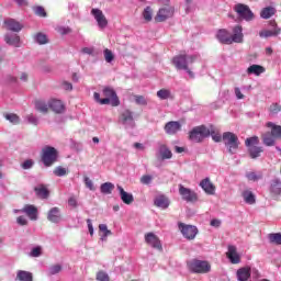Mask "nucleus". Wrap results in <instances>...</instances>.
<instances>
[{
	"label": "nucleus",
	"mask_w": 281,
	"mask_h": 281,
	"mask_svg": "<svg viewBox=\"0 0 281 281\" xmlns=\"http://www.w3.org/2000/svg\"><path fill=\"white\" fill-rule=\"evenodd\" d=\"M262 142H263L265 146H274L276 145V138L271 132L265 133L262 135Z\"/></svg>",
	"instance_id": "f704fd0d"
},
{
	"label": "nucleus",
	"mask_w": 281,
	"mask_h": 281,
	"mask_svg": "<svg viewBox=\"0 0 281 281\" xmlns=\"http://www.w3.org/2000/svg\"><path fill=\"white\" fill-rule=\"evenodd\" d=\"M262 150H263L262 147H258V146L250 147L248 149L251 159H258V157H260V154L262 153Z\"/></svg>",
	"instance_id": "a19ab883"
},
{
	"label": "nucleus",
	"mask_w": 281,
	"mask_h": 281,
	"mask_svg": "<svg viewBox=\"0 0 281 281\" xmlns=\"http://www.w3.org/2000/svg\"><path fill=\"white\" fill-rule=\"evenodd\" d=\"M134 100L140 106H146V104H148V100L145 99L144 95H134Z\"/></svg>",
	"instance_id": "603ef678"
},
{
	"label": "nucleus",
	"mask_w": 281,
	"mask_h": 281,
	"mask_svg": "<svg viewBox=\"0 0 281 281\" xmlns=\"http://www.w3.org/2000/svg\"><path fill=\"white\" fill-rule=\"evenodd\" d=\"M35 41L36 43H38V45H47L48 43L47 35H45L44 33H36Z\"/></svg>",
	"instance_id": "a18cd8bd"
},
{
	"label": "nucleus",
	"mask_w": 281,
	"mask_h": 281,
	"mask_svg": "<svg viewBox=\"0 0 281 281\" xmlns=\"http://www.w3.org/2000/svg\"><path fill=\"white\" fill-rule=\"evenodd\" d=\"M4 41L8 45L19 47V43H21V37H19V35H14L13 37H10V35H5Z\"/></svg>",
	"instance_id": "58836bf2"
},
{
	"label": "nucleus",
	"mask_w": 281,
	"mask_h": 281,
	"mask_svg": "<svg viewBox=\"0 0 281 281\" xmlns=\"http://www.w3.org/2000/svg\"><path fill=\"white\" fill-rule=\"evenodd\" d=\"M171 95H172V93L168 89H160L157 92V98H159V100H169V98H171Z\"/></svg>",
	"instance_id": "37998d69"
},
{
	"label": "nucleus",
	"mask_w": 281,
	"mask_h": 281,
	"mask_svg": "<svg viewBox=\"0 0 281 281\" xmlns=\"http://www.w3.org/2000/svg\"><path fill=\"white\" fill-rule=\"evenodd\" d=\"M268 238L272 245H281V233H271L268 235Z\"/></svg>",
	"instance_id": "79ce46f5"
},
{
	"label": "nucleus",
	"mask_w": 281,
	"mask_h": 281,
	"mask_svg": "<svg viewBox=\"0 0 281 281\" xmlns=\"http://www.w3.org/2000/svg\"><path fill=\"white\" fill-rule=\"evenodd\" d=\"M179 194L182 201L187 203H196V201H199V194H196L194 190L186 188L183 184H179Z\"/></svg>",
	"instance_id": "6e6552de"
},
{
	"label": "nucleus",
	"mask_w": 281,
	"mask_h": 281,
	"mask_svg": "<svg viewBox=\"0 0 281 281\" xmlns=\"http://www.w3.org/2000/svg\"><path fill=\"white\" fill-rule=\"evenodd\" d=\"M99 232H102L105 235L113 234L111 231H109V226H106V224H100L99 225Z\"/></svg>",
	"instance_id": "680f3d73"
},
{
	"label": "nucleus",
	"mask_w": 281,
	"mask_h": 281,
	"mask_svg": "<svg viewBox=\"0 0 281 281\" xmlns=\"http://www.w3.org/2000/svg\"><path fill=\"white\" fill-rule=\"evenodd\" d=\"M269 27H270V30H265V31L259 32V36L261 38H269L271 36L280 35L281 29L278 27V24L276 23V21H270Z\"/></svg>",
	"instance_id": "9b49d317"
},
{
	"label": "nucleus",
	"mask_w": 281,
	"mask_h": 281,
	"mask_svg": "<svg viewBox=\"0 0 281 281\" xmlns=\"http://www.w3.org/2000/svg\"><path fill=\"white\" fill-rule=\"evenodd\" d=\"M196 58V55H177L173 57L172 63L176 69L183 71L184 69H188V65H192Z\"/></svg>",
	"instance_id": "20e7f679"
},
{
	"label": "nucleus",
	"mask_w": 281,
	"mask_h": 281,
	"mask_svg": "<svg viewBox=\"0 0 281 281\" xmlns=\"http://www.w3.org/2000/svg\"><path fill=\"white\" fill-rule=\"evenodd\" d=\"M216 38L223 45H232V35L225 29L217 31Z\"/></svg>",
	"instance_id": "4be33fe9"
},
{
	"label": "nucleus",
	"mask_w": 281,
	"mask_h": 281,
	"mask_svg": "<svg viewBox=\"0 0 281 281\" xmlns=\"http://www.w3.org/2000/svg\"><path fill=\"white\" fill-rule=\"evenodd\" d=\"M86 188H89L91 191L95 190V187L93 186V181L90 180L89 177H85L83 179Z\"/></svg>",
	"instance_id": "bf43d9fd"
},
{
	"label": "nucleus",
	"mask_w": 281,
	"mask_h": 281,
	"mask_svg": "<svg viewBox=\"0 0 281 281\" xmlns=\"http://www.w3.org/2000/svg\"><path fill=\"white\" fill-rule=\"evenodd\" d=\"M41 254H43L42 248H41V246H37L32 249L30 256H32V258H38V256H41Z\"/></svg>",
	"instance_id": "4d7b16f0"
},
{
	"label": "nucleus",
	"mask_w": 281,
	"mask_h": 281,
	"mask_svg": "<svg viewBox=\"0 0 281 281\" xmlns=\"http://www.w3.org/2000/svg\"><path fill=\"white\" fill-rule=\"evenodd\" d=\"M53 172L55 177H65V175H67V169L64 167H56Z\"/></svg>",
	"instance_id": "5fc2aeb1"
},
{
	"label": "nucleus",
	"mask_w": 281,
	"mask_h": 281,
	"mask_svg": "<svg viewBox=\"0 0 281 281\" xmlns=\"http://www.w3.org/2000/svg\"><path fill=\"white\" fill-rule=\"evenodd\" d=\"M175 14V9L172 7H165L162 9H159L155 21L158 23H164L167 19H170Z\"/></svg>",
	"instance_id": "ddd939ff"
},
{
	"label": "nucleus",
	"mask_w": 281,
	"mask_h": 281,
	"mask_svg": "<svg viewBox=\"0 0 281 281\" xmlns=\"http://www.w3.org/2000/svg\"><path fill=\"white\" fill-rule=\"evenodd\" d=\"M104 98L101 101V104H111L112 106L120 105V99L117 98V93L112 88H104L103 89Z\"/></svg>",
	"instance_id": "1a4fd4ad"
},
{
	"label": "nucleus",
	"mask_w": 281,
	"mask_h": 281,
	"mask_svg": "<svg viewBox=\"0 0 281 281\" xmlns=\"http://www.w3.org/2000/svg\"><path fill=\"white\" fill-rule=\"evenodd\" d=\"M63 271V266L53 265L48 268V276H56V273H60Z\"/></svg>",
	"instance_id": "49530a36"
},
{
	"label": "nucleus",
	"mask_w": 281,
	"mask_h": 281,
	"mask_svg": "<svg viewBox=\"0 0 281 281\" xmlns=\"http://www.w3.org/2000/svg\"><path fill=\"white\" fill-rule=\"evenodd\" d=\"M188 268L192 271V273H210L212 266H210L207 261L193 259L188 262Z\"/></svg>",
	"instance_id": "39448f33"
},
{
	"label": "nucleus",
	"mask_w": 281,
	"mask_h": 281,
	"mask_svg": "<svg viewBox=\"0 0 281 281\" xmlns=\"http://www.w3.org/2000/svg\"><path fill=\"white\" fill-rule=\"evenodd\" d=\"M116 189L119 191V194L121 196V201L125 203V205H131L133 201H135V198L132 195V193H128L122 188V186L117 184Z\"/></svg>",
	"instance_id": "6ab92c4d"
},
{
	"label": "nucleus",
	"mask_w": 281,
	"mask_h": 281,
	"mask_svg": "<svg viewBox=\"0 0 281 281\" xmlns=\"http://www.w3.org/2000/svg\"><path fill=\"white\" fill-rule=\"evenodd\" d=\"M100 190L102 194H111L113 190H115V184L112 182H104L101 184Z\"/></svg>",
	"instance_id": "4c0bfd02"
},
{
	"label": "nucleus",
	"mask_w": 281,
	"mask_h": 281,
	"mask_svg": "<svg viewBox=\"0 0 281 281\" xmlns=\"http://www.w3.org/2000/svg\"><path fill=\"white\" fill-rule=\"evenodd\" d=\"M4 24L7 25V30H10L11 32H21L23 30L21 23L13 19L4 21Z\"/></svg>",
	"instance_id": "c85d7f7f"
},
{
	"label": "nucleus",
	"mask_w": 281,
	"mask_h": 281,
	"mask_svg": "<svg viewBox=\"0 0 281 281\" xmlns=\"http://www.w3.org/2000/svg\"><path fill=\"white\" fill-rule=\"evenodd\" d=\"M47 220L50 223H60L63 221V215H60V209L57 206L52 207L47 213Z\"/></svg>",
	"instance_id": "412c9836"
},
{
	"label": "nucleus",
	"mask_w": 281,
	"mask_h": 281,
	"mask_svg": "<svg viewBox=\"0 0 281 281\" xmlns=\"http://www.w3.org/2000/svg\"><path fill=\"white\" fill-rule=\"evenodd\" d=\"M178 229L181 232L183 238H187V240H194V238H196V234H199V228H196L194 225L179 223Z\"/></svg>",
	"instance_id": "0eeeda50"
},
{
	"label": "nucleus",
	"mask_w": 281,
	"mask_h": 281,
	"mask_svg": "<svg viewBox=\"0 0 281 281\" xmlns=\"http://www.w3.org/2000/svg\"><path fill=\"white\" fill-rule=\"evenodd\" d=\"M235 95H236L237 100L245 99V94H243V92L240 91V88H235Z\"/></svg>",
	"instance_id": "338daca9"
},
{
	"label": "nucleus",
	"mask_w": 281,
	"mask_h": 281,
	"mask_svg": "<svg viewBox=\"0 0 281 281\" xmlns=\"http://www.w3.org/2000/svg\"><path fill=\"white\" fill-rule=\"evenodd\" d=\"M270 191L273 194H280L281 193V180H280V178H276V179L271 180Z\"/></svg>",
	"instance_id": "72a5a7b5"
},
{
	"label": "nucleus",
	"mask_w": 281,
	"mask_h": 281,
	"mask_svg": "<svg viewBox=\"0 0 281 281\" xmlns=\"http://www.w3.org/2000/svg\"><path fill=\"white\" fill-rule=\"evenodd\" d=\"M248 181H260L262 179V173H256V171H249L246 173Z\"/></svg>",
	"instance_id": "c03bdc74"
},
{
	"label": "nucleus",
	"mask_w": 281,
	"mask_h": 281,
	"mask_svg": "<svg viewBox=\"0 0 281 281\" xmlns=\"http://www.w3.org/2000/svg\"><path fill=\"white\" fill-rule=\"evenodd\" d=\"M5 120L11 122V124H19V122H21V120L19 119V115L14 113L5 114Z\"/></svg>",
	"instance_id": "09e8293b"
},
{
	"label": "nucleus",
	"mask_w": 281,
	"mask_h": 281,
	"mask_svg": "<svg viewBox=\"0 0 281 281\" xmlns=\"http://www.w3.org/2000/svg\"><path fill=\"white\" fill-rule=\"evenodd\" d=\"M34 166V161L32 159H27L22 164L23 170H30Z\"/></svg>",
	"instance_id": "052dcab7"
},
{
	"label": "nucleus",
	"mask_w": 281,
	"mask_h": 281,
	"mask_svg": "<svg viewBox=\"0 0 281 281\" xmlns=\"http://www.w3.org/2000/svg\"><path fill=\"white\" fill-rule=\"evenodd\" d=\"M206 137H210V130L205 125L193 127L189 133L190 140L195 144H201Z\"/></svg>",
	"instance_id": "f03ea898"
},
{
	"label": "nucleus",
	"mask_w": 281,
	"mask_h": 281,
	"mask_svg": "<svg viewBox=\"0 0 281 281\" xmlns=\"http://www.w3.org/2000/svg\"><path fill=\"white\" fill-rule=\"evenodd\" d=\"M281 112V105L273 103L270 105V115H278Z\"/></svg>",
	"instance_id": "864d4df0"
},
{
	"label": "nucleus",
	"mask_w": 281,
	"mask_h": 281,
	"mask_svg": "<svg viewBox=\"0 0 281 281\" xmlns=\"http://www.w3.org/2000/svg\"><path fill=\"white\" fill-rule=\"evenodd\" d=\"M98 281H109V274L104 271H100L97 273Z\"/></svg>",
	"instance_id": "6e6d98bb"
},
{
	"label": "nucleus",
	"mask_w": 281,
	"mask_h": 281,
	"mask_svg": "<svg viewBox=\"0 0 281 281\" xmlns=\"http://www.w3.org/2000/svg\"><path fill=\"white\" fill-rule=\"evenodd\" d=\"M72 150H76V153H82V144L74 143L72 144Z\"/></svg>",
	"instance_id": "774afa93"
},
{
	"label": "nucleus",
	"mask_w": 281,
	"mask_h": 281,
	"mask_svg": "<svg viewBox=\"0 0 281 281\" xmlns=\"http://www.w3.org/2000/svg\"><path fill=\"white\" fill-rule=\"evenodd\" d=\"M222 139L226 148H228V153L231 155H236V150H238V146L240 144L238 142V136L232 132H226L223 134Z\"/></svg>",
	"instance_id": "7ed1b4c3"
},
{
	"label": "nucleus",
	"mask_w": 281,
	"mask_h": 281,
	"mask_svg": "<svg viewBox=\"0 0 281 281\" xmlns=\"http://www.w3.org/2000/svg\"><path fill=\"white\" fill-rule=\"evenodd\" d=\"M49 109L57 114L65 113V103L57 99H50L48 101Z\"/></svg>",
	"instance_id": "a211bd4d"
},
{
	"label": "nucleus",
	"mask_w": 281,
	"mask_h": 281,
	"mask_svg": "<svg viewBox=\"0 0 281 281\" xmlns=\"http://www.w3.org/2000/svg\"><path fill=\"white\" fill-rule=\"evenodd\" d=\"M81 52L82 54H87L88 56H95V48L93 47H83Z\"/></svg>",
	"instance_id": "13d9d810"
},
{
	"label": "nucleus",
	"mask_w": 281,
	"mask_h": 281,
	"mask_svg": "<svg viewBox=\"0 0 281 281\" xmlns=\"http://www.w3.org/2000/svg\"><path fill=\"white\" fill-rule=\"evenodd\" d=\"M16 280L19 281H34V276L32 272L20 270L16 273Z\"/></svg>",
	"instance_id": "473e14b6"
},
{
	"label": "nucleus",
	"mask_w": 281,
	"mask_h": 281,
	"mask_svg": "<svg viewBox=\"0 0 281 281\" xmlns=\"http://www.w3.org/2000/svg\"><path fill=\"white\" fill-rule=\"evenodd\" d=\"M273 14H276V8L273 7H266L260 12L261 19H271Z\"/></svg>",
	"instance_id": "e433bc0d"
},
{
	"label": "nucleus",
	"mask_w": 281,
	"mask_h": 281,
	"mask_svg": "<svg viewBox=\"0 0 281 281\" xmlns=\"http://www.w3.org/2000/svg\"><path fill=\"white\" fill-rule=\"evenodd\" d=\"M209 132L213 142L218 143L223 139V136H221V132H218V128H216L215 126L211 125Z\"/></svg>",
	"instance_id": "c9c22d12"
},
{
	"label": "nucleus",
	"mask_w": 281,
	"mask_h": 281,
	"mask_svg": "<svg viewBox=\"0 0 281 281\" xmlns=\"http://www.w3.org/2000/svg\"><path fill=\"white\" fill-rule=\"evenodd\" d=\"M267 127L271 128L270 134L276 138V139H280L281 138V126L277 125L272 122H268L267 123Z\"/></svg>",
	"instance_id": "7c9ffc66"
},
{
	"label": "nucleus",
	"mask_w": 281,
	"mask_h": 281,
	"mask_svg": "<svg viewBox=\"0 0 281 281\" xmlns=\"http://www.w3.org/2000/svg\"><path fill=\"white\" fill-rule=\"evenodd\" d=\"M251 278V268L244 267L237 270V280L238 281H247Z\"/></svg>",
	"instance_id": "a878e982"
},
{
	"label": "nucleus",
	"mask_w": 281,
	"mask_h": 281,
	"mask_svg": "<svg viewBox=\"0 0 281 281\" xmlns=\"http://www.w3.org/2000/svg\"><path fill=\"white\" fill-rule=\"evenodd\" d=\"M34 192L38 199H49V189L45 184H38L34 188Z\"/></svg>",
	"instance_id": "393cba45"
},
{
	"label": "nucleus",
	"mask_w": 281,
	"mask_h": 281,
	"mask_svg": "<svg viewBox=\"0 0 281 281\" xmlns=\"http://www.w3.org/2000/svg\"><path fill=\"white\" fill-rule=\"evenodd\" d=\"M245 35L243 34V26L236 25L233 27V35H231L232 43H243Z\"/></svg>",
	"instance_id": "aec40b11"
},
{
	"label": "nucleus",
	"mask_w": 281,
	"mask_h": 281,
	"mask_svg": "<svg viewBox=\"0 0 281 281\" xmlns=\"http://www.w3.org/2000/svg\"><path fill=\"white\" fill-rule=\"evenodd\" d=\"M241 196H243L245 203H247V205L256 204V195L250 190H244L241 192Z\"/></svg>",
	"instance_id": "c756f323"
},
{
	"label": "nucleus",
	"mask_w": 281,
	"mask_h": 281,
	"mask_svg": "<svg viewBox=\"0 0 281 281\" xmlns=\"http://www.w3.org/2000/svg\"><path fill=\"white\" fill-rule=\"evenodd\" d=\"M121 122L124 126H130L133 128L135 121L133 120V112L131 110H124L121 113Z\"/></svg>",
	"instance_id": "f3484780"
},
{
	"label": "nucleus",
	"mask_w": 281,
	"mask_h": 281,
	"mask_svg": "<svg viewBox=\"0 0 281 281\" xmlns=\"http://www.w3.org/2000/svg\"><path fill=\"white\" fill-rule=\"evenodd\" d=\"M140 183H142V186H150V183H153V176H150V175L142 176Z\"/></svg>",
	"instance_id": "3c124183"
},
{
	"label": "nucleus",
	"mask_w": 281,
	"mask_h": 281,
	"mask_svg": "<svg viewBox=\"0 0 281 281\" xmlns=\"http://www.w3.org/2000/svg\"><path fill=\"white\" fill-rule=\"evenodd\" d=\"M145 243H147L149 247H153V249H158V251L164 249V246H161V240H159V237H157L155 233H147L145 235Z\"/></svg>",
	"instance_id": "f8f14e48"
},
{
	"label": "nucleus",
	"mask_w": 281,
	"mask_h": 281,
	"mask_svg": "<svg viewBox=\"0 0 281 281\" xmlns=\"http://www.w3.org/2000/svg\"><path fill=\"white\" fill-rule=\"evenodd\" d=\"M35 109L36 111H38L40 113H44V114H47L49 113V101L48 102H45V101H36L35 102Z\"/></svg>",
	"instance_id": "2f4dec72"
},
{
	"label": "nucleus",
	"mask_w": 281,
	"mask_h": 281,
	"mask_svg": "<svg viewBox=\"0 0 281 281\" xmlns=\"http://www.w3.org/2000/svg\"><path fill=\"white\" fill-rule=\"evenodd\" d=\"M103 55L106 63H113V60H115V55H113V52H111L109 48L103 50Z\"/></svg>",
	"instance_id": "de8ad7c7"
},
{
	"label": "nucleus",
	"mask_w": 281,
	"mask_h": 281,
	"mask_svg": "<svg viewBox=\"0 0 281 281\" xmlns=\"http://www.w3.org/2000/svg\"><path fill=\"white\" fill-rule=\"evenodd\" d=\"M35 14H37V16H47V12H45L43 7H37L35 9Z\"/></svg>",
	"instance_id": "e2e57ef3"
},
{
	"label": "nucleus",
	"mask_w": 281,
	"mask_h": 281,
	"mask_svg": "<svg viewBox=\"0 0 281 281\" xmlns=\"http://www.w3.org/2000/svg\"><path fill=\"white\" fill-rule=\"evenodd\" d=\"M233 10L236 12L239 19H243L244 21H254V12H251L249 5L237 3L234 5Z\"/></svg>",
	"instance_id": "423d86ee"
},
{
	"label": "nucleus",
	"mask_w": 281,
	"mask_h": 281,
	"mask_svg": "<svg viewBox=\"0 0 281 281\" xmlns=\"http://www.w3.org/2000/svg\"><path fill=\"white\" fill-rule=\"evenodd\" d=\"M265 71H267V69L263 66L252 64L247 68L246 74L248 76H262Z\"/></svg>",
	"instance_id": "5701e85b"
},
{
	"label": "nucleus",
	"mask_w": 281,
	"mask_h": 281,
	"mask_svg": "<svg viewBox=\"0 0 281 281\" xmlns=\"http://www.w3.org/2000/svg\"><path fill=\"white\" fill-rule=\"evenodd\" d=\"M158 153L161 159H172V151L170 150V148H168V145L166 144H159Z\"/></svg>",
	"instance_id": "cd10ccee"
},
{
	"label": "nucleus",
	"mask_w": 281,
	"mask_h": 281,
	"mask_svg": "<svg viewBox=\"0 0 281 281\" xmlns=\"http://www.w3.org/2000/svg\"><path fill=\"white\" fill-rule=\"evenodd\" d=\"M154 205H156V207H160L161 210H168L170 201L165 195H159L155 199Z\"/></svg>",
	"instance_id": "bb28decb"
},
{
	"label": "nucleus",
	"mask_w": 281,
	"mask_h": 281,
	"mask_svg": "<svg viewBox=\"0 0 281 281\" xmlns=\"http://www.w3.org/2000/svg\"><path fill=\"white\" fill-rule=\"evenodd\" d=\"M56 31L61 35L69 34V27L57 26Z\"/></svg>",
	"instance_id": "69168bd1"
},
{
	"label": "nucleus",
	"mask_w": 281,
	"mask_h": 281,
	"mask_svg": "<svg viewBox=\"0 0 281 281\" xmlns=\"http://www.w3.org/2000/svg\"><path fill=\"white\" fill-rule=\"evenodd\" d=\"M16 223L18 225L25 226L27 225V218L25 216H19L16 217Z\"/></svg>",
	"instance_id": "0e129e2a"
},
{
	"label": "nucleus",
	"mask_w": 281,
	"mask_h": 281,
	"mask_svg": "<svg viewBox=\"0 0 281 281\" xmlns=\"http://www.w3.org/2000/svg\"><path fill=\"white\" fill-rule=\"evenodd\" d=\"M245 144L247 148L250 149L258 146V144H260V139L258 138V136H252V137L246 138Z\"/></svg>",
	"instance_id": "ea45409f"
},
{
	"label": "nucleus",
	"mask_w": 281,
	"mask_h": 281,
	"mask_svg": "<svg viewBox=\"0 0 281 281\" xmlns=\"http://www.w3.org/2000/svg\"><path fill=\"white\" fill-rule=\"evenodd\" d=\"M143 18L145 21H153V9L150 7H146L143 12Z\"/></svg>",
	"instance_id": "8fccbe9b"
},
{
	"label": "nucleus",
	"mask_w": 281,
	"mask_h": 281,
	"mask_svg": "<svg viewBox=\"0 0 281 281\" xmlns=\"http://www.w3.org/2000/svg\"><path fill=\"white\" fill-rule=\"evenodd\" d=\"M91 14L94 18V20L97 21L98 26L101 30H104V27H106V25H109V21H106V16H104V13H102V10L92 9Z\"/></svg>",
	"instance_id": "4468645a"
},
{
	"label": "nucleus",
	"mask_w": 281,
	"mask_h": 281,
	"mask_svg": "<svg viewBox=\"0 0 281 281\" xmlns=\"http://www.w3.org/2000/svg\"><path fill=\"white\" fill-rule=\"evenodd\" d=\"M226 258H228L232 265H240V255L238 254V248L234 245H228Z\"/></svg>",
	"instance_id": "2eb2a0df"
},
{
	"label": "nucleus",
	"mask_w": 281,
	"mask_h": 281,
	"mask_svg": "<svg viewBox=\"0 0 281 281\" xmlns=\"http://www.w3.org/2000/svg\"><path fill=\"white\" fill-rule=\"evenodd\" d=\"M14 212L26 214L30 221H38V207L34 206L33 204H26L22 209L15 210Z\"/></svg>",
	"instance_id": "9d476101"
},
{
	"label": "nucleus",
	"mask_w": 281,
	"mask_h": 281,
	"mask_svg": "<svg viewBox=\"0 0 281 281\" xmlns=\"http://www.w3.org/2000/svg\"><path fill=\"white\" fill-rule=\"evenodd\" d=\"M200 188H202V190H204L206 194H214V192L216 191V188L214 187L212 181H210V178L203 179L200 182Z\"/></svg>",
	"instance_id": "b1692460"
},
{
	"label": "nucleus",
	"mask_w": 281,
	"mask_h": 281,
	"mask_svg": "<svg viewBox=\"0 0 281 281\" xmlns=\"http://www.w3.org/2000/svg\"><path fill=\"white\" fill-rule=\"evenodd\" d=\"M181 131V123L179 121H170L165 125V133L167 135H177Z\"/></svg>",
	"instance_id": "dca6fc26"
},
{
	"label": "nucleus",
	"mask_w": 281,
	"mask_h": 281,
	"mask_svg": "<svg viewBox=\"0 0 281 281\" xmlns=\"http://www.w3.org/2000/svg\"><path fill=\"white\" fill-rule=\"evenodd\" d=\"M58 149L52 146H45L42 149L41 159L46 168H50L58 161Z\"/></svg>",
	"instance_id": "f257e3e1"
}]
</instances>
